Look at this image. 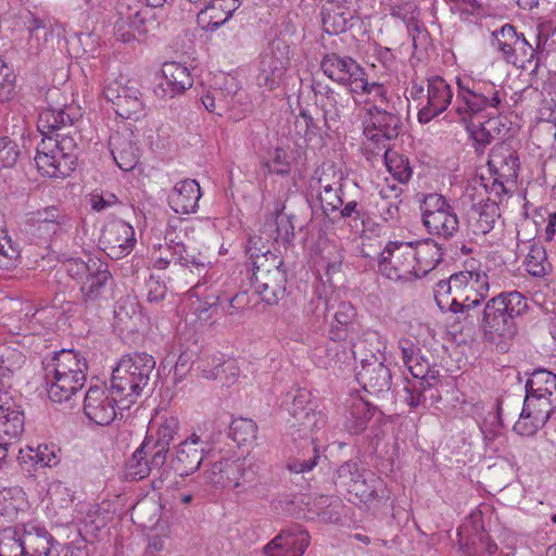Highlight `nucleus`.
<instances>
[{
    "label": "nucleus",
    "instance_id": "1",
    "mask_svg": "<svg viewBox=\"0 0 556 556\" xmlns=\"http://www.w3.org/2000/svg\"><path fill=\"white\" fill-rule=\"evenodd\" d=\"M457 93L453 106L462 124L470 131L471 138L479 144L486 146L494 139L490 127L494 119L473 125L475 116L486 114H502L506 111V92L502 85L489 79L473 77H458L456 79Z\"/></svg>",
    "mask_w": 556,
    "mask_h": 556
},
{
    "label": "nucleus",
    "instance_id": "2",
    "mask_svg": "<svg viewBox=\"0 0 556 556\" xmlns=\"http://www.w3.org/2000/svg\"><path fill=\"white\" fill-rule=\"evenodd\" d=\"M490 282L482 270H462L434 287V300L441 311L464 313L489 295Z\"/></svg>",
    "mask_w": 556,
    "mask_h": 556
},
{
    "label": "nucleus",
    "instance_id": "3",
    "mask_svg": "<svg viewBox=\"0 0 556 556\" xmlns=\"http://www.w3.org/2000/svg\"><path fill=\"white\" fill-rule=\"evenodd\" d=\"M528 308L527 299L518 291L502 292L490 299L478 319L483 339L500 344L516 333L515 318Z\"/></svg>",
    "mask_w": 556,
    "mask_h": 556
},
{
    "label": "nucleus",
    "instance_id": "4",
    "mask_svg": "<svg viewBox=\"0 0 556 556\" xmlns=\"http://www.w3.org/2000/svg\"><path fill=\"white\" fill-rule=\"evenodd\" d=\"M384 348L380 334L374 330H366L355 342H352V353L361 362V369L356 374L358 383L368 393L379 395L391 389L392 376L390 369L383 364Z\"/></svg>",
    "mask_w": 556,
    "mask_h": 556
},
{
    "label": "nucleus",
    "instance_id": "5",
    "mask_svg": "<svg viewBox=\"0 0 556 556\" xmlns=\"http://www.w3.org/2000/svg\"><path fill=\"white\" fill-rule=\"evenodd\" d=\"M77 160L78 144L71 130L42 138L37 146L35 162L43 176L64 179L75 170Z\"/></svg>",
    "mask_w": 556,
    "mask_h": 556
},
{
    "label": "nucleus",
    "instance_id": "6",
    "mask_svg": "<svg viewBox=\"0 0 556 556\" xmlns=\"http://www.w3.org/2000/svg\"><path fill=\"white\" fill-rule=\"evenodd\" d=\"M155 364L154 357L146 352L124 355L113 369L111 391L132 403L131 397L138 396L148 386Z\"/></svg>",
    "mask_w": 556,
    "mask_h": 556
},
{
    "label": "nucleus",
    "instance_id": "7",
    "mask_svg": "<svg viewBox=\"0 0 556 556\" xmlns=\"http://www.w3.org/2000/svg\"><path fill=\"white\" fill-rule=\"evenodd\" d=\"M492 46L506 63L532 73L538 70L536 49L511 24L492 31Z\"/></svg>",
    "mask_w": 556,
    "mask_h": 556
},
{
    "label": "nucleus",
    "instance_id": "8",
    "mask_svg": "<svg viewBox=\"0 0 556 556\" xmlns=\"http://www.w3.org/2000/svg\"><path fill=\"white\" fill-rule=\"evenodd\" d=\"M421 210L422 224L433 237L451 240L459 232L458 215L442 194H427Z\"/></svg>",
    "mask_w": 556,
    "mask_h": 556
},
{
    "label": "nucleus",
    "instance_id": "9",
    "mask_svg": "<svg viewBox=\"0 0 556 556\" xmlns=\"http://www.w3.org/2000/svg\"><path fill=\"white\" fill-rule=\"evenodd\" d=\"M311 89L315 97V104L323 112L324 125L328 130L339 127L342 118L346 117L356 103L355 94L348 89L338 91L324 81L313 79Z\"/></svg>",
    "mask_w": 556,
    "mask_h": 556
},
{
    "label": "nucleus",
    "instance_id": "10",
    "mask_svg": "<svg viewBox=\"0 0 556 556\" xmlns=\"http://www.w3.org/2000/svg\"><path fill=\"white\" fill-rule=\"evenodd\" d=\"M378 268L383 276L394 281L418 278L412 242H389L380 255Z\"/></svg>",
    "mask_w": 556,
    "mask_h": 556
},
{
    "label": "nucleus",
    "instance_id": "11",
    "mask_svg": "<svg viewBox=\"0 0 556 556\" xmlns=\"http://www.w3.org/2000/svg\"><path fill=\"white\" fill-rule=\"evenodd\" d=\"M290 46L285 40H273L261 56L258 86L268 90L278 88L290 64Z\"/></svg>",
    "mask_w": 556,
    "mask_h": 556
},
{
    "label": "nucleus",
    "instance_id": "12",
    "mask_svg": "<svg viewBox=\"0 0 556 556\" xmlns=\"http://www.w3.org/2000/svg\"><path fill=\"white\" fill-rule=\"evenodd\" d=\"M323 73L332 81L346 87L351 92L363 79L366 70L353 58L327 52L320 60Z\"/></svg>",
    "mask_w": 556,
    "mask_h": 556
},
{
    "label": "nucleus",
    "instance_id": "13",
    "mask_svg": "<svg viewBox=\"0 0 556 556\" xmlns=\"http://www.w3.org/2000/svg\"><path fill=\"white\" fill-rule=\"evenodd\" d=\"M377 104L367 109L369 123L364 127L365 137L382 148H388L386 141L394 140L399 137L403 123L399 113H394Z\"/></svg>",
    "mask_w": 556,
    "mask_h": 556
},
{
    "label": "nucleus",
    "instance_id": "14",
    "mask_svg": "<svg viewBox=\"0 0 556 556\" xmlns=\"http://www.w3.org/2000/svg\"><path fill=\"white\" fill-rule=\"evenodd\" d=\"M119 399L110 388L90 387L84 400V414L98 426H109L116 418V406Z\"/></svg>",
    "mask_w": 556,
    "mask_h": 556
},
{
    "label": "nucleus",
    "instance_id": "15",
    "mask_svg": "<svg viewBox=\"0 0 556 556\" xmlns=\"http://www.w3.org/2000/svg\"><path fill=\"white\" fill-rule=\"evenodd\" d=\"M207 443L197 433L190 434L186 440L174 447L170 466L180 477L195 472L206 457Z\"/></svg>",
    "mask_w": 556,
    "mask_h": 556
},
{
    "label": "nucleus",
    "instance_id": "16",
    "mask_svg": "<svg viewBox=\"0 0 556 556\" xmlns=\"http://www.w3.org/2000/svg\"><path fill=\"white\" fill-rule=\"evenodd\" d=\"M149 8L128 7L126 11H119V17L114 28L115 34L122 41L139 40L157 26V22Z\"/></svg>",
    "mask_w": 556,
    "mask_h": 556
},
{
    "label": "nucleus",
    "instance_id": "17",
    "mask_svg": "<svg viewBox=\"0 0 556 556\" xmlns=\"http://www.w3.org/2000/svg\"><path fill=\"white\" fill-rule=\"evenodd\" d=\"M453 91L450 84L441 76H431L427 79V99L417 113L420 124H428L442 113L452 103Z\"/></svg>",
    "mask_w": 556,
    "mask_h": 556
},
{
    "label": "nucleus",
    "instance_id": "18",
    "mask_svg": "<svg viewBox=\"0 0 556 556\" xmlns=\"http://www.w3.org/2000/svg\"><path fill=\"white\" fill-rule=\"evenodd\" d=\"M80 116L79 109L72 104L56 106L49 103L40 112L37 127L43 138L56 137V134L71 128Z\"/></svg>",
    "mask_w": 556,
    "mask_h": 556
},
{
    "label": "nucleus",
    "instance_id": "19",
    "mask_svg": "<svg viewBox=\"0 0 556 556\" xmlns=\"http://www.w3.org/2000/svg\"><path fill=\"white\" fill-rule=\"evenodd\" d=\"M135 242L132 226L121 219L106 224L100 238L103 250L111 258L127 255L134 248Z\"/></svg>",
    "mask_w": 556,
    "mask_h": 556
},
{
    "label": "nucleus",
    "instance_id": "20",
    "mask_svg": "<svg viewBox=\"0 0 556 556\" xmlns=\"http://www.w3.org/2000/svg\"><path fill=\"white\" fill-rule=\"evenodd\" d=\"M308 532L300 525H292L265 546L267 556H302L309 544Z\"/></svg>",
    "mask_w": 556,
    "mask_h": 556
},
{
    "label": "nucleus",
    "instance_id": "21",
    "mask_svg": "<svg viewBox=\"0 0 556 556\" xmlns=\"http://www.w3.org/2000/svg\"><path fill=\"white\" fill-rule=\"evenodd\" d=\"M488 165L493 175L505 178L506 182L514 184L518 178L520 167L519 155L510 142L496 143L489 154Z\"/></svg>",
    "mask_w": 556,
    "mask_h": 556
},
{
    "label": "nucleus",
    "instance_id": "22",
    "mask_svg": "<svg viewBox=\"0 0 556 556\" xmlns=\"http://www.w3.org/2000/svg\"><path fill=\"white\" fill-rule=\"evenodd\" d=\"M45 378L77 377L87 372L88 364L85 357L74 350L54 352L51 359L43 362Z\"/></svg>",
    "mask_w": 556,
    "mask_h": 556
},
{
    "label": "nucleus",
    "instance_id": "23",
    "mask_svg": "<svg viewBox=\"0 0 556 556\" xmlns=\"http://www.w3.org/2000/svg\"><path fill=\"white\" fill-rule=\"evenodd\" d=\"M21 532L25 556H59L56 542L45 527L27 523Z\"/></svg>",
    "mask_w": 556,
    "mask_h": 556
},
{
    "label": "nucleus",
    "instance_id": "24",
    "mask_svg": "<svg viewBox=\"0 0 556 556\" xmlns=\"http://www.w3.org/2000/svg\"><path fill=\"white\" fill-rule=\"evenodd\" d=\"M201 195V188L197 180H180L168 194V204L176 213L192 214L199 207Z\"/></svg>",
    "mask_w": 556,
    "mask_h": 556
},
{
    "label": "nucleus",
    "instance_id": "25",
    "mask_svg": "<svg viewBox=\"0 0 556 556\" xmlns=\"http://www.w3.org/2000/svg\"><path fill=\"white\" fill-rule=\"evenodd\" d=\"M154 451L149 440H143L127 462V477L131 480L139 481L150 476L154 470L160 472L166 459L161 460L160 464L156 465L154 462Z\"/></svg>",
    "mask_w": 556,
    "mask_h": 556
},
{
    "label": "nucleus",
    "instance_id": "26",
    "mask_svg": "<svg viewBox=\"0 0 556 556\" xmlns=\"http://www.w3.org/2000/svg\"><path fill=\"white\" fill-rule=\"evenodd\" d=\"M156 424L157 429L155 431V437H146L144 440H149L152 448L155 450L154 462L159 465L161 460L167 459L169 445L179 430V420L174 415L164 414L160 417V421H156Z\"/></svg>",
    "mask_w": 556,
    "mask_h": 556
},
{
    "label": "nucleus",
    "instance_id": "27",
    "mask_svg": "<svg viewBox=\"0 0 556 556\" xmlns=\"http://www.w3.org/2000/svg\"><path fill=\"white\" fill-rule=\"evenodd\" d=\"M357 326L355 307L349 302H340L330 323L329 338L336 342L351 338V343L355 342L352 334L357 332Z\"/></svg>",
    "mask_w": 556,
    "mask_h": 556
},
{
    "label": "nucleus",
    "instance_id": "28",
    "mask_svg": "<svg viewBox=\"0 0 556 556\" xmlns=\"http://www.w3.org/2000/svg\"><path fill=\"white\" fill-rule=\"evenodd\" d=\"M287 271L263 273L252 277V286L262 301L275 305L285 296Z\"/></svg>",
    "mask_w": 556,
    "mask_h": 556
},
{
    "label": "nucleus",
    "instance_id": "29",
    "mask_svg": "<svg viewBox=\"0 0 556 556\" xmlns=\"http://www.w3.org/2000/svg\"><path fill=\"white\" fill-rule=\"evenodd\" d=\"M500 207L496 199L488 198L486 201L480 202L471 207L468 214V227L476 236H484L489 233L500 217Z\"/></svg>",
    "mask_w": 556,
    "mask_h": 556
},
{
    "label": "nucleus",
    "instance_id": "30",
    "mask_svg": "<svg viewBox=\"0 0 556 556\" xmlns=\"http://www.w3.org/2000/svg\"><path fill=\"white\" fill-rule=\"evenodd\" d=\"M375 407L358 395L350 396L345 402L344 428L351 434L362 433L369 419L372 417Z\"/></svg>",
    "mask_w": 556,
    "mask_h": 556
},
{
    "label": "nucleus",
    "instance_id": "31",
    "mask_svg": "<svg viewBox=\"0 0 556 556\" xmlns=\"http://www.w3.org/2000/svg\"><path fill=\"white\" fill-rule=\"evenodd\" d=\"M412 245L416 258L418 278L434 269L442 261V248L433 239L412 242Z\"/></svg>",
    "mask_w": 556,
    "mask_h": 556
},
{
    "label": "nucleus",
    "instance_id": "32",
    "mask_svg": "<svg viewBox=\"0 0 556 556\" xmlns=\"http://www.w3.org/2000/svg\"><path fill=\"white\" fill-rule=\"evenodd\" d=\"M356 8L332 4L331 8H325L321 12L323 28L327 34L338 35L346 31L353 26L356 18Z\"/></svg>",
    "mask_w": 556,
    "mask_h": 556
},
{
    "label": "nucleus",
    "instance_id": "33",
    "mask_svg": "<svg viewBox=\"0 0 556 556\" xmlns=\"http://www.w3.org/2000/svg\"><path fill=\"white\" fill-rule=\"evenodd\" d=\"M206 5L199 13L201 22L206 23V27L216 29L226 23L232 13L239 8V0H204Z\"/></svg>",
    "mask_w": 556,
    "mask_h": 556
},
{
    "label": "nucleus",
    "instance_id": "34",
    "mask_svg": "<svg viewBox=\"0 0 556 556\" xmlns=\"http://www.w3.org/2000/svg\"><path fill=\"white\" fill-rule=\"evenodd\" d=\"M87 372L77 377L45 378L48 396L52 402L63 403L70 401L86 383Z\"/></svg>",
    "mask_w": 556,
    "mask_h": 556
},
{
    "label": "nucleus",
    "instance_id": "35",
    "mask_svg": "<svg viewBox=\"0 0 556 556\" xmlns=\"http://www.w3.org/2000/svg\"><path fill=\"white\" fill-rule=\"evenodd\" d=\"M112 156L116 165L124 172L132 170L139 161L138 148L129 139L119 134L110 137Z\"/></svg>",
    "mask_w": 556,
    "mask_h": 556
},
{
    "label": "nucleus",
    "instance_id": "36",
    "mask_svg": "<svg viewBox=\"0 0 556 556\" xmlns=\"http://www.w3.org/2000/svg\"><path fill=\"white\" fill-rule=\"evenodd\" d=\"M405 366L414 377V381L427 384L430 391V400L432 402L439 401L441 395L437 387L441 378L440 370L435 366H431L429 362L420 355L418 356V361L410 362V364Z\"/></svg>",
    "mask_w": 556,
    "mask_h": 556
},
{
    "label": "nucleus",
    "instance_id": "37",
    "mask_svg": "<svg viewBox=\"0 0 556 556\" xmlns=\"http://www.w3.org/2000/svg\"><path fill=\"white\" fill-rule=\"evenodd\" d=\"M92 273L83 282H80V292L86 304H93L99 300L104 291L105 285L111 278L108 264L102 262V266L91 265Z\"/></svg>",
    "mask_w": 556,
    "mask_h": 556
},
{
    "label": "nucleus",
    "instance_id": "38",
    "mask_svg": "<svg viewBox=\"0 0 556 556\" xmlns=\"http://www.w3.org/2000/svg\"><path fill=\"white\" fill-rule=\"evenodd\" d=\"M116 114L125 119L138 121L146 115L140 90L134 85H125L123 97L118 99Z\"/></svg>",
    "mask_w": 556,
    "mask_h": 556
},
{
    "label": "nucleus",
    "instance_id": "39",
    "mask_svg": "<svg viewBox=\"0 0 556 556\" xmlns=\"http://www.w3.org/2000/svg\"><path fill=\"white\" fill-rule=\"evenodd\" d=\"M21 249L8 233L4 215L0 213V268L11 270L20 263Z\"/></svg>",
    "mask_w": 556,
    "mask_h": 556
},
{
    "label": "nucleus",
    "instance_id": "40",
    "mask_svg": "<svg viewBox=\"0 0 556 556\" xmlns=\"http://www.w3.org/2000/svg\"><path fill=\"white\" fill-rule=\"evenodd\" d=\"M427 393L430 391L424 382L404 379L403 386L396 391V400L410 409L426 407Z\"/></svg>",
    "mask_w": 556,
    "mask_h": 556
},
{
    "label": "nucleus",
    "instance_id": "41",
    "mask_svg": "<svg viewBox=\"0 0 556 556\" xmlns=\"http://www.w3.org/2000/svg\"><path fill=\"white\" fill-rule=\"evenodd\" d=\"M523 408L534 415L535 426H544L555 409V405L551 396L542 393L527 392L523 401Z\"/></svg>",
    "mask_w": 556,
    "mask_h": 556
},
{
    "label": "nucleus",
    "instance_id": "42",
    "mask_svg": "<svg viewBox=\"0 0 556 556\" xmlns=\"http://www.w3.org/2000/svg\"><path fill=\"white\" fill-rule=\"evenodd\" d=\"M289 131L293 137L303 139L307 144L320 136V126L309 112L303 109L294 116Z\"/></svg>",
    "mask_w": 556,
    "mask_h": 556
},
{
    "label": "nucleus",
    "instance_id": "43",
    "mask_svg": "<svg viewBox=\"0 0 556 556\" xmlns=\"http://www.w3.org/2000/svg\"><path fill=\"white\" fill-rule=\"evenodd\" d=\"M17 459L24 464L33 463L41 467H52L58 464L54 448L46 444H39L36 448L28 445L24 448H18Z\"/></svg>",
    "mask_w": 556,
    "mask_h": 556
},
{
    "label": "nucleus",
    "instance_id": "44",
    "mask_svg": "<svg viewBox=\"0 0 556 556\" xmlns=\"http://www.w3.org/2000/svg\"><path fill=\"white\" fill-rule=\"evenodd\" d=\"M235 470L240 471L241 467L229 460H218L212 463L208 468L204 469L203 478L206 484L224 488L232 481L229 475Z\"/></svg>",
    "mask_w": 556,
    "mask_h": 556
},
{
    "label": "nucleus",
    "instance_id": "45",
    "mask_svg": "<svg viewBox=\"0 0 556 556\" xmlns=\"http://www.w3.org/2000/svg\"><path fill=\"white\" fill-rule=\"evenodd\" d=\"M383 156L387 169L393 178L400 184L408 182L413 174L408 159L392 151L389 147L386 148Z\"/></svg>",
    "mask_w": 556,
    "mask_h": 556
},
{
    "label": "nucleus",
    "instance_id": "46",
    "mask_svg": "<svg viewBox=\"0 0 556 556\" xmlns=\"http://www.w3.org/2000/svg\"><path fill=\"white\" fill-rule=\"evenodd\" d=\"M319 184V200L323 205V210L326 214L334 212L343 205V192L341 184L325 182L324 178L320 177Z\"/></svg>",
    "mask_w": 556,
    "mask_h": 556
},
{
    "label": "nucleus",
    "instance_id": "47",
    "mask_svg": "<svg viewBox=\"0 0 556 556\" xmlns=\"http://www.w3.org/2000/svg\"><path fill=\"white\" fill-rule=\"evenodd\" d=\"M266 228H269V237L276 242L283 245L289 244L294 238V225L292 223V216L285 214L282 211L276 214V218L273 223L266 224Z\"/></svg>",
    "mask_w": 556,
    "mask_h": 556
},
{
    "label": "nucleus",
    "instance_id": "48",
    "mask_svg": "<svg viewBox=\"0 0 556 556\" xmlns=\"http://www.w3.org/2000/svg\"><path fill=\"white\" fill-rule=\"evenodd\" d=\"M526 391L552 396L556 391V375L546 369H536L528 379Z\"/></svg>",
    "mask_w": 556,
    "mask_h": 556
},
{
    "label": "nucleus",
    "instance_id": "49",
    "mask_svg": "<svg viewBox=\"0 0 556 556\" xmlns=\"http://www.w3.org/2000/svg\"><path fill=\"white\" fill-rule=\"evenodd\" d=\"M163 70L166 74V78L169 79V84L178 94L192 87L193 79L186 66L169 62L163 64Z\"/></svg>",
    "mask_w": 556,
    "mask_h": 556
},
{
    "label": "nucleus",
    "instance_id": "50",
    "mask_svg": "<svg viewBox=\"0 0 556 556\" xmlns=\"http://www.w3.org/2000/svg\"><path fill=\"white\" fill-rule=\"evenodd\" d=\"M225 80V77L223 78ZM201 101L204 108L211 112L222 116L225 112L229 111L228 87L223 83V87L213 88L202 96Z\"/></svg>",
    "mask_w": 556,
    "mask_h": 556
},
{
    "label": "nucleus",
    "instance_id": "51",
    "mask_svg": "<svg viewBox=\"0 0 556 556\" xmlns=\"http://www.w3.org/2000/svg\"><path fill=\"white\" fill-rule=\"evenodd\" d=\"M0 556H25L21 528H5L0 531Z\"/></svg>",
    "mask_w": 556,
    "mask_h": 556
},
{
    "label": "nucleus",
    "instance_id": "52",
    "mask_svg": "<svg viewBox=\"0 0 556 556\" xmlns=\"http://www.w3.org/2000/svg\"><path fill=\"white\" fill-rule=\"evenodd\" d=\"M256 433V424L248 418L233 419L229 427V437L239 445L253 442Z\"/></svg>",
    "mask_w": 556,
    "mask_h": 556
},
{
    "label": "nucleus",
    "instance_id": "53",
    "mask_svg": "<svg viewBox=\"0 0 556 556\" xmlns=\"http://www.w3.org/2000/svg\"><path fill=\"white\" fill-rule=\"evenodd\" d=\"M311 397V392L304 388H299L287 393L285 405L287 406L289 414L294 418V420L302 418V415L312 408L309 406Z\"/></svg>",
    "mask_w": 556,
    "mask_h": 556
},
{
    "label": "nucleus",
    "instance_id": "54",
    "mask_svg": "<svg viewBox=\"0 0 556 556\" xmlns=\"http://www.w3.org/2000/svg\"><path fill=\"white\" fill-rule=\"evenodd\" d=\"M465 546L469 556H492L497 551V545L490 541L489 534L483 530L472 534Z\"/></svg>",
    "mask_w": 556,
    "mask_h": 556
},
{
    "label": "nucleus",
    "instance_id": "55",
    "mask_svg": "<svg viewBox=\"0 0 556 556\" xmlns=\"http://www.w3.org/2000/svg\"><path fill=\"white\" fill-rule=\"evenodd\" d=\"M94 267L102 266V261L89 257L87 262L78 257H70L64 262L66 273L78 283L83 282L89 275H91V265Z\"/></svg>",
    "mask_w": 556,
    "mask_h": 556
},
{
    "label": "nucleus",
    "instance_id": "56",
    "mask_svg": "<svg viewBox=\"0 0 556 556\" xmlns=\"http://www.w3.org/2000/svg\"><path fill=\"white\" fill-rule=\"evenodd\" d=\"M253 275L258 276L263 273L287 271L281 256L273 253L270 250L252 261Z\"/></svg>",
    "mask_w": 556,
    "mask_h": 556
},
{
    "label": "nucleus",
    "instance_id": "57",
    "mask_svg": "<svg viewBox=\"0 0 556 556\" xmlns=\"http://www.w3.org/2000/svg\"><path fill=\"white\" fill-rule=\"evenodd\" d=\"M364 471L359 468V464L356 459H350L343 463L336 472L334 483L345 490L352 486L354 481L361 479Z\"/></svg>",
    "mask_w": 556,
    "mask_h": 556
},
{
    "label": "nucleus",
    "instance_id": "58",
    "mask_svg": "<svg viewBox=\"0 0 556 556\" xmlns=\"http://www.w3.org/2000/svg\"><path fill=\"white\" fill-rule=\"evenodd\" d=\"M526 269L534 277H542L547 273V258L545 250L539 245H532L526 257Z\"/></svg>",
    "mask_w": 556,
    "mask_h": 556
},
{
    "label": "nucleus",
    "instance_id": "59",
    "mask_svg": "<svg viewBox=\"0 0 556 556\" xmlns=\"http://www.w3.org/2000/svg\"><path fill=\"white\" fill-rule=\"evenodd\" d=\"M326 425V416L315 408H309L302 418H298L291 427H299L298 431L303 432V437L313 433L315 430L323 428Z\"/></svg>",
    "mask_w": 556,
    "mask_h": 556
},
{
    "label": "nucleus",
    "instance_id": "60",
    "mask_svg": "<svg viewBox=\"0 0 556 556\" xmlns=\"http://www.w3.org/2000/svg\"><path fill=\"white\" fill-rule=\"evenodd\" d=\"M352 93L356 94H372L378 99L380 106L386 105L384 108H389V96L387 88L377 81L369 83L367 78V73L363 75V79L359 80L357 87L354 88Z\"/></svg>",
    "mask_w": 556,
    "mask_h": 556
},
{
    "label": "nucleus",
    "instance_id": "61",
    "mask_svg": "<svg viewBox=\"0 0 556 556\" xmlns=\"http://www.w3.org/2000/svg\"><path fill=\"white\" fill-rule=\"evenodd\" d=\"M173 256L175 260H177L182 266L194 267L199 274L205 269L207 264H210L206 257L202 256L201 254L193 255L188 253L186 247L182 243L177 242L173 247Z\"/></svg>",
    "mask_w": 556,
    "mask_h": 556
},
{
    "label": "nucleus",
    "instance_id": "62",
    "mask_svg": "<svg viewBox=\"0 0 556 556\" xmlns=\"http://www.w3.org/2000/svg\"><path fill=\"white\" fill-rule=\"evenodd\" d=\"M340 208V216L343 219H349L351 226L357 227L359 222L364 227L367 212L362 203L356 200H343V205Z\"/></svg>",
    "mask_w": 556,
    "mask_h": 556
},
{
    "label": "nucleus",
    "instance_id": "63",
    "mask_svg": "<svg viewBox=\"0 0 556 556\" xmlns=\"http://www.w3.org/2000/svg\"><path fill=\"white\" fill-rule=\"evenodd\" d=\"M225 86L228 87V97L231 99L229 101V111H248L250 103L247 101V93L243 89L239 88L237 80L233 77H225Z\"/></svg>",
    "mask_w": 556,
    "mask_h": 556
},
{
    "label": "nucleus",
    "instance_id": "64",
    "mask_svg": "<svg viewBox=\"0 0 556 556\" xmlns=\"http://www.w3.org/2000/svg\"><path fill=\"white\" fill-rule=\"evenodd\" d=\"M20 156V149L9 137H0V168L13 167Z\"/></svg>",
    "mask_w": 556,
    "mask_h": 556
}]
</instances>
